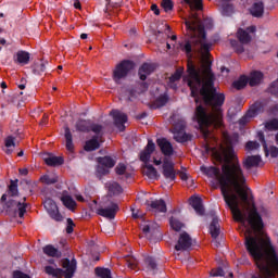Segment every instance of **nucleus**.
Wrapping results in <instances>:
<instances>
[{
  "label": "nucleus",
  "instance_id": "nucleus-1",
  "mask_svg": "<svg viewBox=\"0 0 278 278\" xmlns=\"http://www.w3.org/2000/svg\"><path fill=\"white\" fill-rule=\"evenodd\" d=\"M190 8V15L185 18L187 27V36L189 40L180 46L182 51L200 53V66H194L192 62H188L187 75L184 76V81L191 90L195 103H206L208 105H223L225 103V94L216 92L214 88V74L210 68V49L212 45L205 39V29L199 17V10H203V0H184Z\"/></svg>",
  "mask_w": 278,
  "mask_h": 278
},
{
  "label": "nucleus",
  "instance_id": "nucleus-2",
  "mask_svg": "<svg viewBox=\"0 0 278 278\" xmlns=\"http://www.w3.org/2000/svg\"><path fill=\"white\" fill-rule=\"evenodd\" d=\"M205 151L206 153H212L215 160L220 162L222 172L220 168L215 166H201L200 170L207 177L218 181L223 199L235 220L237 223H247V217L240 210V200L238 199L239 197L243 203L249 204V192L244 187L247 178L231 141H227L226 146H219L218 149L206 146Z\"/></svg>",
  "mask_w": 278,
  "mask_h": 278
},
{
  "label": "nucleus",
  "instance_id": "nucleus-3",
  "mask_svg": "<svg viewBox=\"0 0 278 278\" xmlns=\"http://www.w3.org/2000/svg\"><path fill=\"white\" fill-rule=\"evenodd\" d=\"M244 244L248 253L255 262H261V260H264V255H267L270 267L275 273H278L277 250H275L268 235L262 237L245 236Z\"/></svg>",
  "mask_w": 278,
  "mask_h": 278
},
{
  "label": "nucleus",
  "instance_id": "nucleus-4",
  "mask_svg": "<svg viewBox=\"0 0 278 278\" xmlns=\"http://www.w3.org/2000/svg\"><path fill=\"white\" fill-rule=\"evenodd\" d=\"M195 119L202 131L203 136L207 138L210 136V125H223V116L220 115V106L213 105L211 106V112L207 113V110L203 105H198L195 109Z\"/></svg>",
  "mask_w": 278,
  "mask_h": 278
},
{
  "label": "nucleus",
  "instance_id": "nucleus-5",
  "mask_svg": "<svg viewBox=\"0 0 278 278\" xmlns=\"http://www.w3.org/2000/svg\"><path fill=\"white\" fill-rule=\"evenodd\" d=\"M62 267L64 269L58 268V265H55V267L49 265L45 267V273L55 278H73L75 275V270H77V261L75 258H73L72 261L68 258H64L62 261Z\"/></svg>",
  "mask_w": 278,
  "mask_h": 278
},
{
  "label": "nucleus",
  "instance_id": "nucleus-6",
  "mask_svg": "<svg viewBox=\"0 0 278 278\" xmlns=\"http://www.w3.org/2000/svg\"><path fill=\"white\" fill-rule=\"evenodd\" d=\"M169 123L173 125L172 134L176 142H188L190 136L186 134V119L179 113H173L169 116Z\"/></svg>",
  "mask_w": 278,
  "mask_h": 278
},
{
  "label": "nucleus",
  "instance_id": "nucleus-7",
  "mask_svg": "<svg viewBox=\"0 0 278 278\" xmlns=\"http://www.w3.org/2000/svg\"><path fill=\"white\" fill-rule=\"evenodd\" d=\"M155 151V142L153 140L149 139L146 148L140 153V160L143 162V168H146L144 175L149 179H157V169L153 167L149 162L151 160V154Z\"/></svg>",
  "mask_w": 278,
  "mask_h": 278
},
{
  "label": "nucleus",
  "instance_id": "nucleus-8",
  "mask_svg": "<svg viewBox=\"0 0 278 278\" xmlns=\"http://www.w3.org/2000/svg\"><path fill=\"white\" fill-rule=\"evenodd\" d=\"M253 34H255V26L248 27L245 30L239 28L237 31V38L240 43H238L237 40H230V45L237 53L244 52V47L242 45H249V42L253 40Z\"/></svg>",
  "mask_w": 278,
  "mask_h": 278
},
{
  "label": "nucleus",
  "instance_id": "nucleus-9",
  "mask_svg": "<svg viewBox=\"0 0 278 278\" xmlns=\"http://www.w3.org/2000/svg\"><path fill=\"white\" fill-rule=\"evenodd\" d=\"M248 223L256 233H260L264 229V219H262V215L257 212V206H255V204H253L250 210Z\"/></svg>",
  "mask_w": 278,
  "mask_h": 278
},
{
  "label": "nucleus",
  "instance_id": "nucleus-10",
  "mask_svg": "<svg viewBox=\"0 0 278 278\" xmlns=\"http://www.w3.org/2000/svg\"><path fill=\"white\" fill-rule=\"evenodd\" d=\"M134 70V62L131 61H123L117 64L115 70L113 71V79L116 84H121L125 77H127L129 71Z\"/></svg>",
  "mask_w": 278,
  "mask_h": 278
},
{
  "label": "nucleus",
  "instance_id": "nucleus-11",
  "mask_svg": "<svg viewBox=\"0 0 278 278\" xmlns=\"http://www.w3.org/2000/svg\"><path fill=\"white\" fill-rule=\"evenodd\" d=\"M43 206L52 220H55L56 223H62V220H64V217L60 213L58 204L55 203V201H53V199H46L43 202Z\"/></svg>",
  "mask_w": 278,
  "mask_h": 278
},
{
  "label": "nucleus",
  "instance_id": "nucleus-12",
  "mask_svg": "<svg viewBox=\"0 0 278 278\" xmlns=\"http://www.w3.org/2000/svg\"><path fill=\"white\" fill-rule=\"evenodd\" d=\"M111 116L113 118V123L116 129H118V131H125V123H127L128 121L127 114L118 110H113L111 111Z\"/></svg>",
  "mask_w": 278,
  "mask_h": 278
},
{
  "label": "nucleus",
  "instance_id": "nucleus-13",
  "mask_svg": "<svg viewBox=\"0 0 278 278\" xmlns=\"http://www.w3.org/2000/svg\"><path fill=\"white\" fill-rule=\"evenodd\" d=\"M192 247V238L188 232H181L175 245L176 251H189Z\"/></svg>",
  "mask_w": 278,
  "mask_h": 278
},
{
  "label": "nucleus",
  "instance_id": "nucleus-14",
  "mask_svg": "<svg viewBox=\"0 0 278 278\" xmlns=\"http://www.w3.org/2000/svg\"><path fill=\"white\" fill-rule=\"evenodd\" d=\"M118 212V204L111 202L109 207L98 208L97 214L103 216V218H109V220H114L116 218V213Z\"/></svg>",
  "mask_w": 278,
  "mask_h": 278
},
{
  "label": "nucleus",
  "instance_id": "nucleus-15",
  "mask_svg": "<svg viewBox=\"0 0 278 278\" xmlns=\"http://www.w3.org/2000/svg\"><path fill=\"white\" fill-rule=\"evenodd\" d=\"M156 144L161 149V153H163V155L166 157H170L175 153L173 143H170V141H168L166 138L156 139Z\"/></svg>",
  "mask_w": 278,
  "mask_h": 278
},
{
  "label": "nucleus",
  "instance_id": "nucleus-16",
  "mask_svg": "<svg viewBox=\"0 0 278 278\" xmlns=\"http://www.w3.org/2000/svg\"><path fill=\"white\" fill-rule=\"evenodd\" d=\"M163 177L167 179V181H175V179H177V174L175 173V164L173 162H163Z\"/></svg>",
  "mask_w": 278,
  "mask_h": 278
},
{
  "label": "nucleus",
  "instance_id": "nucleus-17",
  "mask_svg": "<svg viewBox=\"0 0 278 278\" xmlns=\"http://www.w3.org/2000/svg\"><path fill=\"white\" fill-rule=\"evenodd\" d=\"M146 205H148L150 212H154L155 214H157L160 212L163 214H166V211H167L166 202L162 199L153 200L151 202L147 201Z\"/></svg>",
  "mask_w": 278,
  "mask_h": 278
},
{
  "label": "nucleus",
  "instance_id": "nucleus-18",
  "mask_svg": "<svg viewBox=\"0 0 278 278\" xmlns=\"http://www.w3.org/2000/svg\"><path fill=\"white\" fill-rule=\"evenodd\" d=\"M264 106H250L244 116L239 119V125H247L251 118H255L260 114V110Z\"/></svg>",
  "mask_w": 278,
  "mask_h": 278
},
{
  "label": "nucleus",
  "instance_id": "nucleus-19",
  "mask_svg": "<svg viewBox=\"0 0 278 278\" xmlns=\"http://www.w3.org/2000/svg\"><path fill=\"white\" fill-rule=\"evenodd\" d=\"M27 203L25 202H18L16 200H9L7 202V207H16L17 212H18V216L21 218H23L27 212Z\"/></svg>",
  "mask_w": 278,
  "mask_h": 278
},
{
  "label": "nucleus",
  "instance_id": "nucleus-20",
  "mask_svg": "<svg viewBox=\"0 0 278 278\" xmlns=\"http://www.w3.org/2000/svg\"><path fill=\"white\" fill-rule=\"evenodd\" d=\"M190 205L193 207L198 216H203L205 214V208L203 207V200L199 197L190 198Z\"/></svg>",
  "mask_w": 278,
  "mask_h": 278
},
{
  "label": "nucleus",
  "instance_id": "nucleus-21",
  "mask_svg": "<svg viewBox=\"0 0 278 278\" xmlns=\"http://www.w3.org/2000/svg\"><path fill=\"white\" fill-rule=\"evenodd\" d=\"M260 162H262V156L260 155L248 156L243 161V168H245V170H251V168L260 166Z\"/></svg>",
  "mask_w": 278,
  "mask_h": 278
},
{
  "label": "nucleus",
  "instance_id": "nucleus-22",
  "mask_svg": "<svg viewBox=\"0 0 278 278\" xmlns=\"http://www.w3.org/2000/svg\"><path fill=\"white\" fill-rule=\"evenodd\" d=\"M153 71H155V65H153L151 63H143L139 68L140 79L142 81H144V79H147V77H149V75H151V73H153Z\"/></svg>",
  "mask_w": 278,
  "mask_h": 278
},
{
  "label": "nucleus",
  "instance_id": "nucleus-23",
  "mask_svg": "<svg viewBox=\"0 0 278 278\" xmlns=\"http://www.w3.org/2000/svg\"><path fill=\"white\" fill-rule=\"evenodd\" d=\"M250 14H252V16H255L256 18L264 16V2H254L250 8Z\"/></svg>",
  "mask_w": 278,
  "mask_h": 278
},
{
  "label": "nucleus",
  "instance_id": "nucleus-24",
  "mask_svg": "<svg viewBox=\"0 0 278 278\" xmlns=\"http://www.w3.org/2000/svg\"><path fill=\"white\" fill-rule=\"evenodd\" d=\"M264 79V74L260 71H254L250 74L248 81L250 86H260L262 84V80Z\"/></svg>",
  "mask_w": 278,
  "mask_h": 278
},
{
  "label": "nucleus",
  "instance_id": "nucleus-25",
  "mask_svg": "<svg viewBox=\"0 0 278 278\" xmlns=\"http://www.w3.org/2000/svg\"><path fill=\"white\" fill-rule=\"evenodd\" d=\"M208 229L213 240H216V238L220 236V224H218V216L213 217Z\"/></svg>",
  "mask_w": 278,
  "mask_h": 278
},
{
  "label": "nucleus",
  "instance_id": "nucleus-26",
  "mask_svg": "<svg viewBox=\"0 0 278 278\" xmlns=\"http://www.w3.org/2000/svg\"><path fill=\"white\" fill-rule=\"evenodd\" d=\"M106 188L109 190V194L111 197H116L118 194H123V187L116 182V181H112V182H106Z\"/></svg>",
  "mask_w": 278,
  "mask_h": 278
},
{
  "label": "nucleus",
  "instance_id": "nucleus-27",
  "mask_svg": "<svg viewBox=\"0 0 278 278\" xmlns=\"http://www.w3.org/2000/svg\"><path fill=\"white\" fill-rule=\"evenodd\" d=\"M101 143H99V136H93L90 140H87L84 150L87 152L97 151L100 149Z\"/></svg>",
  "mask_w": 278,
  "mask_h": 278
},
{
  "label": "nucleus",
  "instance_id": "nucleus-28",
  "mask_svg": "<svg viewBox=\"0 0 278 278\" xmlns=\"http://www.w3.org/2000/svg\"><path fill=\"white\" fill-rule=\"evenodd\" d=\"M67 191H63V195L61 197V201L67 210H75L77 207V202L74 201L73 197L66 194Z\"/></svg>",
  "mask_w": 278,
  "mask_h": 278
},
{
  "label": "nucleus",
  "instance_id": "nucleus-29",
  "mask_svg": "<svg viewBox=\"0 0 278 278\" xmlns=\"http://www.w3.org/2000/svg\"><path fill=\"white\" fill-rule=\"evenodd\" d=\"M91 124L92 121L90 119H78L76 122V129L77 131H83V134H89Z\"/></svg>",
  "mask_w": 278,
  "mask_h": 278
},
{
  "label": "nucleus",
  "instance_id": "nucleus-30",
  "mask_svg": "<svg viewBox=\"0 0 278 278\" xmlns=\"http://www.w3.org/2000/svg\"><path fill=\"white\" fill-rule=\"evenodd\" d=\"M98 164L106 168H114V166H116V159L112 156H100L98 157Z\"/></svg>",
  "mask_w": 278,
  "mask_h": 278
},
{
  "label": "nucleus",
  "instance_id": "nucleus-31",
  "mask_svg": "<svg viewBox=\"0 0 278 278\" xmlns=\"http://www.w3.org/2000/svg\"><path fill=\"white\" fill-rule=\"evenodd\" d=\"M65 147L70 151V153H73L75 151V144L73 143V134L71 132V128L65 127Z\"/></svg>",
  "mask_w": 278,
  "mask_h": 278
},
{
  "label": "nucleus",
  "instance_id": "nucleus-32",
  "mask_svg": "<svg viewBox=\"0 0 278 278\" xmlns=\"http://www.w3.org/2000/svg\"><path fill=\"white\" fill-rule=\"evenodd\" d=\"M45 255L48 257H62V252L58 251V249L51 244L43 247Z\"/></svg>",
  "mask_w": 278,
  "mask_h": 278
},
{
  "label": "nucleus",
  "instance_id": "nucleus-33",
  "mask_svg": "<svg viewBox=\"0 0 278 278\" xmlns=\"http://www.w3.org/2000/svg\"><path fill=\"white\" fill-rule=\"evenodd\" d=\"M14 62H17V64H29V52H25V51H18L15 54V59Z\"/></svg>",
  "mask_w": 278,
  "mask_h": 278
},
{
  "label": "nucleus",
  "instance_id": "nucleus-34",
  "mask_svg": "<svg viewBox=\"0 0 278 278\" xmlns=\"http://www.w3.org/2000/svg\"><path fill=\"white\" fill-rule=\"evenodd\" d=\"M43 160L47 166H62V164H64V159L62 156H48Z\"/></svg>",
  "mask_w": 278,
  "mask_h": 278
},
{
  "label": "nucleus",
  "instance_id": "nucleus-35",
  "mask_svg": "<svg viewBox=\"0 0 278 278\" xmlns=\"http://www.w3.org/2000/svg\"><path fill=\"white\" fill-rule=\"evenodd\" d=\"M14 140H16V138H14L13 136H9L5 138L4 144L7 147V155H12V153H14V147H16V142H14Z\"/></svg>",
  "mask_w": 278,
  "mask_h": 278
},
{
  "label": "nucleus",
  "instance_id": "nucleus-36",
  "mask_svg": "<svg viewBox=\"0 0 278 278\" xmlns=\"http://www.w3.org/2000/svg\"><path fill=\"white\" fill-rule=\"evenodd\" d=\"M138 97H140V92L136 90H130L126 96L123 97L126 103H138Z\"/></svg>",
  "mask_w": 278,
  "mask_h": 278
},
{
  "label": "nucleus",
  "instance_id": "nucleus-37",
  "mask_svg": "<svg viewBox=\"0 0 278 278\" xmlns=\"http://www.w3.org/2000/svg\"><path fill=\"white\" fill-rule=\"evenodd\" d=\"M181 75H184V68H178L170 77H169V86L170 88H177L175 81H179L181 79Z\"/></svg>",
  "mask_w": 278,
  "mask_h": 278
},
{
  "label": "nucleus",
  "instance_id": "nucleus-38",
  "mask_svg": "<svg viewBox=\"0 0 278 278\" xmlns=\"http://www.w3.org/2000/svg\"><path fill=\"white\" fill-rule=\"evenodd\" d=\"M89 131H92L93 136H98V138H103V125L96 124L94 122H91Z\"/></svg>",
  "mask_w": 278,
  "mask_h": 278
},
{
  "label": "nucleus",
  "instance_id": "nucleus-39",
  "mask_svg": "<svg viewBox=\"0 0 278 278\" xmlns=\"http://www.w3.org/2000/svg\"><path fill=\"white\" fill-rule=\"evenodd\" d=\"M148 270H151L153 275H155V270H157V262L152 257L148 256L144 258Z\"/></svg>",
  "mask_w": 278,
  "mask_h": 278
},
{
  "label": "nucleus",
  "instance_id": "nucleus-40",
  "mask_svg": "<svg viewBox=\"0 0 278 278\" xmlns=\"http://www.w3.org/2000/svg\"><path fill=\"white\" fill-rule=\"evenodd\" d=\"M229 0H220V10L222 13L225 14V16H229V14H231L233 12V7L229 3H225Z\"/></svg>",
  "mask_w": 278,
  "mask_h": 278
},
{
  "label": "nucleus",
  "instance_id": "nucleus-41",
  "mask_svg": "<svg viewBox=\"0 0 278 278\" xmlns=\"http://www.w3.org/2000/svg\"><path fill=\"white\" fill-rule=\"evenodd\" d=\"M169 225L174 231H179L180 229H184L186 225L181 223L177 217H170Z\"/></svg>",
  "mask_w": 278,
  "mask_h": 278
},
{
  "label": "nucleus",
  "instance_id": "nucleus-42",
  "mask_svg": "<svg viewBox=\"0 0 278 278\" xmlns=\"http://www.w3.org/2000/svg\"><path fill=\"white\" fill-rule=\"evenodd\" d=\"M249 84V78L247 76H241L239 79L235 80L232 86L236 90H242Z\"/></svg>",
  "mask_w": 278,
  "mask_h": 278
},
{
  "label": "nucleus",
  "instance_id": "nucleus-43",
  "mask_svg": "<svg viewBox=\"0 0 278 278\" xmlns=\"http://www.w3.org/2000/svg\"><path fill=\"white\" fill-rule=\"evenodd\" d=\"M96 275L101 278H112V271L109 268L97 267Z\"/></svg>",
  "mask_w": 278,
  "mask_h": 278
},
{
  "label": "nucleus",
  "instance_id": "nucleus-44",
  "mask_svg": "<svg viewBox=\"0 0 278 278\" xmlns=\"http://www.w3.org/2000/svg\"><path fill=\"white\" fill-rule=\"evenodd\" d=\"M9 194L16 197L18 194V180H11L9 186Z\"/></svg>",
  "mask_w": 278,
  "mask_h": 278
},
{
  "label": "nucleus",
  "instance_id": "nucleus-45",
  "mask_svg": "<svg viewBox=\"0 0 278 278\" xmlns=\"http://www.w3.org/2000/svg\"><path fill=\"white\" fill-rule=\"evenodd\" d=\"M47 70V62L39 61L35 64L34 72L37 73V75H40V73H45Z\"/></svg>",
  "mask_w": 278,
  "mask_h": 278
},
{
  "label": "nucleus",
  "instance_id": "nucleus-46",
  "mask_svg": "<svg viewBox=\"0 0 278 278\" xmlns=\"http://www.w3.org/2000/svg\"><path fill=\"white\" fill-rule=\"evenodd\" d=\"M265 127L266 129H268V131H278V119L277 118L270 119L265 124Z\"/></svg>",
  "mask_w": 278,
  "mask_h": 278
},
{
  "label": "nucleus",
  "instance_id": "nucleus-47",
  "mask_svg": "<svg viewBox=\"0 0 278 278\" xmlns=\"http://www.w3.org/2000/svg\"><path fill=\"white\" fill-rule=\"evenodd\" d=\"M257 138H258L260 142L263 144L265 155H268V153H270V151L268 150V143H266V139L264 137V134L262 131H258L257 132Z\"/></svg>",
  "mask_w": 278,
  "mask_h": 278
},
{
  "label": "nucleus",
  "instance_id": "nucleus-48",
  "mask_svg": "<svg viewBox=\"0 0 278 278\" xmlns=\"http://www.w3.org/2000/svg\"><path fill=\"white\" fill-rule=\"evenodd\" d=\"M40 179H41L42 184H47V186L58 184V177H51L49 175H43Z\"/></svg>",
  "mask_w": 278,
  "mask_h": 278
},
{
  "label": "nucleus",
  "instance_id": "nucleus-49",
  "mask_svg": "<svg viewBox=\"0 0 278 278\" xmlns=\"http://www.w3.org/2000/svg\"><path fill=\"white\" fill-rule=\"evenodd\" d=\"M97 174L99 177H105V175H110V168L104 165H98Z\"/></svg>",
  "mask_w": 278,
  "mask_h": 278
},
{
  "label": "nucleus",
  "instance_id": "nucleus-50",
  "mask_svg": "<svg viewBox=\"0 0 278 278\" xmlns=\"http://www.w3.org/2000/svg\"><path fill=\"white\" fill-rule=\"evenodd\" d=\"M166 103H170V100H169V98H168V96H167L166 93L160 96V97L156 99V104H157V105H166Z\"/></svg>",
  "mask_w": 278,
  "mask_h": 278
},
{
  "label": "nucleus",
  "instance_id": "nucleus-51",
  "mask_svg": "<svg viewBox=\"0 0 278 278\" xmlns=\"http://www.w3.org/2000/svg\"><path fill=\"white\" fill-rule=\"evenodd\" d=\"M245 149L248 151H255V149H260V143L257 141H248Z\"/></svg>",
  "mask_w": 278,
  "mask_h": 278
},
{
  "label": "nucleus",
  "instance_id": "nucleus-52",
  "mask_svg": "<svg viewBox=\"0 0 278 278\" xmlns=\"http://www.w3.org/2000/svg\"><path fill=\"white\" fill-rule=\"evenodd\" d=\"M211 277H225V270L223 267L211 270Z\"/></svg>",
  "mask_w": 278,
  "mask_h": 278
},
{
  "label": "nucleus",
  "instance_id": "nucleus-53",
  "mask_svg": "<svg viewBox=\"0 0 278 278\" xmlns=\"http://www.w3.org/2000/svg\"><path fill=\"white\" fill-rule=\"evenodd\" d=\"M127 170V166L123 163H119L116 167H115V173L116 175H125Z\"/></svg>",
  "mask_w": 278,
  "mask_h": 278
},
{
  "label": "nucleus",
  "instance_id": "nucleus-54",
  "mask_svg": "<svg viewBox=\"0 0 278 278\" xmlns=\"http://www.w3.org/2000/svg\"><path fill=\"white\" fill-rule=\"evenodd\" d=\"M162 8L165 10V12H170V10H173V1L163 0Z\"/></svg>",
  "mask_w": 278,
  "mask_h": 278
},
{
  "label": "nucleus",
  "instance_id": "nucleus-55",
  "mask_svg": "<svg viewBox=\"0 0 278 278\" xmlns=\"http://www.w3.org/2000/svg\"><path fill=\"white\" fill-rule=\"evenodd\" d=\"M75 228V222L72 218H67L66 233H73Z\"/></svg>",
  "mask_w": 278,
  "mask_h": 278
},
{
  "label": "nucleus",
  "instance_id": "nucleus-56",
  "mask_svg": "<svg viewBox=\"0 0 278 278\" xmlns=\"http://www.w3.org/2000/svg\"><path fill=\"white\" fill-rule=\"evenodd\" d=\"M273 103H274L273 98H270L269 96L263 97L260 101V105H270Z\"/></svg>",
  "mask_w": 278,
  "mask_h": 278
},
{
  "label": "nucleus",
  "instance_id": "nucleus-57",
  "mask_svg": "<svg viewBox=\"0 0 278 278\" xmlns=\"http://www.w3.org/2000/svg\"><path fill=\"white\" fill-rule=\"evenodd\" d=\"M270 157H278V148L276 146L269 147Z\"/></svg>",
  "mask_w": 278,
  "mask_h": 278
},
{
  "label": "nucleus",
  "instance_id": "nucleus-58",
  "mask_svg": "<svg viewBox=\"0 0 278 278\" xmlns=\"http://www.w3.org/2000/svg\"><path fill=\"white\" fill-rule=\"evenodd\" d=\"M149 116V114L147 112H143L139 115L136 116L137 121H144V118H147Z\"/></svg>",
  "mask_w": 278,
  "mask_h": 278
},
{
  "label": "nucleus",
  "instance_id": "nucleus-59",
  "mask_svg": "<svg viewBox=\"0 0 278 278\" xmlns=\"http://www.w3.org/2000/svg\"><path fill=\"white\" fill-rule=\"evenodd\" d=\"M137 266H138V263H136V261L128 262V268H131V270H136Z\"/></svg>",
  "mask_w": 278,
  "mask_h": 278
},
{
  "label": "nucleus",
  "instance_id": "nucleus-60",
  "mask_svg": "<svg viewBox=\"0 0 278 278\" xmlns=\"http://www.w3.org/2000/svg\"><path fill=\"white\" fill-rule=\"evenodd\" d=\"M142 231L143 233H151V225L149 224L143 225Z\"/></svg>",
  "mask_w": 278,
  "mask_h": 278
},
{
  "label": "nucleus",
  "instance_id": "nucleus-61",
  "mask_svg": "<svg viewBox=\"0 0 278 278\" xmlns=\"http://www.w3.org/2000/svg\"><path fill=\"white\" fill-rule=\"evenodd\" d=\"M151 10L154 12V14H156V16L160 15V9H157V4H152Z\"/></svg>",
  "mask_w": 278,
  "mask_h": 278
},
{
  "label": "nucleus",
  "instance_id": "nucleus-62",
  "mask_svg": "<svg viewBox=\"0 0 278 278\" xmlns=\"http://www.w3.org/2000/svg\"><path fill=\"white\" fill-rule=\"evenodd\" d=\"M74 8H76V10H81V3L79 0H74Z\"/></svg>",
  "mask_w": 278,
  "mask_h": 278
},
{
  "label": "nucleus",
  "instance_id": "nucleus-63",
  "mask_svg": "<svg viewBox=\"0 0 278 278\" xmlns=\"http://www.w3.org/2000/svg\"><path fill=\"white\" fill-rule=\"evenodd\" d=\"M180 179H181L182 181H188V174L181 172V173H180Z\"/></svg>",
  "mask_w": 278,
  "mask_h": 278
},
{
  "label": "nucleus",
  "instance_id": "nucleus-64",
  "mask_svg": "<svg viewBox=\"0 0 278 278\" xmlns=\"http://www.w3.org/2000/svg\"><path fill=\"white\" fill-rule=\"evenodd\" d=\"M29 170L27 168L20 169L21 175H28Z\"/></svg>",
  "mask_w": 278,
  "mask_h": 278
}]
</instances>
